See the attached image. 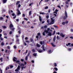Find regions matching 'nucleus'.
<instances>
[{"label":"nucleus","mask_w":73,"mask_h":73,"mask_svg":"<svg viewBox=\"0 0 73 73\" xmlns=\"http://www.w3.org/2000/svg\"><path fill=\"white\" fill-rule=\"evenodd\" d=\"M24 44L25 45V46H26V45H27V43L25 42H24Z\"/></svg>","instance_id":"43"},{"label":"nucleus","mask_w":73,"mask_h":73,"mask_svg":"<svg viewBox=\"0 0 73 73\" xmlns=\"http://www.w3.org/2000/svg\"><path fill=\"white\" fill-rule=\"evenodd\" d=\"M70 45V43H68V44H66V46H68V45Z\"/></svg>","instance_id":"25"},{"label":"nucleus","mask_w":73,"mask_h":73,"mask_svg":"<svg viewBox=\"0 0 73 73\" xmlns=\"http://www.w3.org/2000/svg\"><path fill=\"white\" fill-rule=\"evenodd\" d=\"M71 32H73V29H71Z\"/></svg>","instance_id":"54"},{"label":"nucleus","mask_w":73,"mask_h":73,"mask_svg":"<svg viewBox=\"0 0 73 73\" xmlns=\"http://www.w3.org/2000/svg\"><path fill=\"white\" fill-rule=\"evenodd\" d=\"M40 15H45V14H46V13H43V12H39Z\"/></svg>","instance_id":"15"},{"label":"nucleus","mask_w":73,"mask_h":73,"mask_svg":"<svg viewBox=\"0 0 73 73\" xmlns=\"http://www.w3.org/2000/svg\"><path fill=\"white\" fill-rule=\"evenodd\" d=\"M33 4V3H30L29 5V6H31V5H32V4Z\"/></svg>","instance_id":"37"},{"label":"nucleus","mask_w":73,"mask_h":73,"mask_svg":"<svg viewBox=\"0 0 73 73\" xmlns=\"http://www.w3.org/2000/svg\"><path fill=\"white\" fill-rule=\"evenodd\" d=\"M16 63H18V62H19V60L17 61H16Z\"/></svg>","instance_id":"56"},{"label":"nucleus","mask_w":73,"mask_h":73,"mask_svg":"<svg viewBox=\"0 0 73 73\" xmlns=\"http://www.w3.org/2000/svg\"><path fill=\"white\" fill-rule=\"evenodd\" d=\"M55 33H56V31H54L53 32V33L52 34L53 35H54L55 34Z\"/></svg>","instance_id":"41"},{"label":"nucleus","mask_w":73,"mask_h":73,"mask_svg":"<svg viewBox=\"0 0 73 73\" xmlns=\"http://www.w3.org/2000/svg\"><path fill=\"white\" fill-rule=\"evenodd\" d=\"M12 16H15V13H13L12 14Z\"/></svg>","instance_id":"55"},{"label":"nucleus","mask_w":73,"mask_h":73,"mask_svg":"<svg viewBox=\"0 0 73 73\" xmlns=\"http://www.w3.org/2000/svg\"><path fill=\"white\" fill-rule=\"evenodd\" d=\"M3 28H4L5 29V28H7V27H6V26H2Z\"/></svg>","instance_id":"31"},{"label":"nucleus","mask_w":73,"mask_h":73,"mask_svg":"<svg viewBox=\"0 0 73 73\" xmlns=\"http://www.w3.org/2000/svg\"><path fill=\"white\" fill-rule=\"evenodd\" d=\"M54 66H57V64H56V63H54Z\"/></svg>","instance_id":"40"},{"label":"nucleus","mask_w":73,"mask_h":73,"mask_svg":"<svg viewBox=\"0 0 73 73\" xmlns=\"http://www.w3.org/2000/svg\"><path fill=\"white\" fill-rule=\"evenodd\" d=\"M7 51H8V50H5V53H7Z\"/></svg>","instance_id":"59"},{"label":"nucleus","mask_w":73,"mask_h":73,"mask_svg":"<svg viewBox=\"0 0 73 73\" xmlns=\"http://www.w3.org/2000/svg\"><path fill=\"white\" fill-rule=\"evenodd\" d=\"M48 12H49V13H50V9H49V10L48 11Z\"/></svg>","instance_id":"60"},{"label":"nucleus","mask_w":73,"mask_h":73,"mask_svg":"<svg viewBox=\"0 0 73 73\" xmlns=\"http://www.w3.org/2000/svg\"><path fill=\"white\" fill-rule=\"evenodd\" d=\"M36 46L37 47H40L41 46L38 44H36Z\"/></svg>","instance_id":"18"},{"label":"nucleus","mask_w":73,"mask_h":73,"mask_svg":"<svg viewBox=\"0 0 73 73\" xmlns=\"http://www.w3.org/2000/svg\"><path fill=\"white\" fill-rule=\"evenodd\" d=\"M13 47L14 48H15V49H16L17 48L16 46H14Z\"/></svg>","instance_id":"48"},{"label":"nucleus","mask_w":73,"mask_h":73,"mask_svg":"<svg viewBox=\"0 0 73 73\" xmlns=\"http://www.w3.org/2000/svg\"><path fill=\"white\" fill-rule=\"evenodd\" d=\"M16 41L17 43L18 44H19V38H17Z\"/></svg>","instance_id":"10"},{"label":"nucleus","mask_w":73,"mask_h":73,"mask_svg":"<svg viewBox=\"0 0 73 73\" xmlns=\"http://www.w3.org/2000/svg\"><path fill=\"white\" fill-rule=\"evenodd\" d=\"M47 30H45L44 32H43L42 35L43 36H45V33H48V36H52V33L50 32H49V31H50V32H52V30H50V29L48 28H47Z\"/></svg>","instance_id":"1"},{"label":"nucleus","mask_w":73,"mask_h":73,"mask_svg":"<svg viewBox=\"0 0 73 73\" xmlns=\"http://www.w3.org/2000/svg\"><path fill=\"white\" fill-rule=\"evenodd\" d=\"M24 19L25 20H26V21H28V19L25 18H24Z\"/></svg>","instance_id":"39"},{"label":"nucleus","mask_w":73,"mask_h":73,"mask_svg":"<svg viewBox=\"0 0 73 73\" xmlns=\"http://www.w3.org/2000/svg\"><path fill=\"white\" fill-rule=\"evenodd\" d=\"M38 51L39 53H42V52L43 50H38Z\"/></svg>","instance_id":"12"},{"label":"nucleus","mask_w":73,"mask_h":73,"mask_svg":"<svg viewBox=\"0 0 73 73\" xmlns=\"http://www.w3.org/2000/svg\"><path fill=\"white\" fill-rule=\"evenodd\" d=\"M46 18H47V19H48L49 18V16L47 15L46 16Z\"/></svg>","instance_id":"49"},{"label":"nucleus","mask_w":73,"mask_h":73,"mask_svg":"<svg viewBox=\"0 0 73 73\" xmlns=\"http://www.w3.org/2000/svg\"><path fill=\"white\" fill-rule=\"evenodd\" d=\"M51 22L50 23L48 24H49V25H51V24H53L54 23V20L52 18H51Z\"/></svg>","instance_id":"3"},{"label":"nucleus","mask_w":73,"mask_h":73,"mask_svg":"<svg viewBox=\"0 0 73 73\" xmlns=\"http://www.w3.org/2000/svg\"><path fill=\"white\" fill-rule=\"evenodd\" d=\"M56 36H55L53 38V41L55 42V40H56Z\"/></svg>","instance_id":"17"},{"label":"nucleus","mask_w":73,"mask_h":73,"mask_svg":"<svg viewBox=\"0 0 73 73\" xmlns=\"http://www.w3.org/2000/svg\"><path fill=\"white\" fill-rule=\"evenodd\" d=\"M46 28H47V25H45L43 27H42L41 28V29H46Z\"/></svg>","instance_id":"7"},{"label":"nucleus","mask_w":73,"mask_h":73,"mask_svg":"<svg viewBox=\"0 0 73 73\" xmlns=\"http://www.w3.org/2000/svg\"><path fill=\"white\" fill-rule=\"evenodd\" d=\"M31 13H32V11H29V16H30V15H31V14H32Z\"/></svg>","instance_id":"20"},{"label":"nucleus","mask_w":73,"mask_h":73,"mask_svg":"<svg viewBox=\"0 0 73 73\" xmlns=\"http://www.w3.org/2000/svg\"><path fill=\"white\" fill-rule=\"evenodd\" d=\"M21 70H23L24 68V69H25L26 67L25 66L24 67V65L23 64H21Z\"/></svg>","instance_id":"4"},{"label":"nucleus","mask_w":73,"mask_h":73,"mask_svg":"<svg viewBox=\"0 0 73 73\" xmlns=\"http://www.w3.org/2000/svg\"><path fill=\"white\" fill-rule=\"evenodd\" d=\"M45 42L44 41L42 42V41H41L40 42V44H41V45H42V44H44V43H45Z\"/></svg>","instance_id":"9"},{"label":"nucleus","mask_w":73,"mask_h":73,"mask_svg":"<svg viewBox=\"0 0 73 73\" xmlns=\"http://www.w3.org/2000/svg\"><path fill=\"white\" fill-rule=\"evenodd\" d=\"M25 60L26 61L27 60H28V56H27L26 57Z\"/></svg>","instance_id":"26"},{"label":"nucleus","mask_w":73,"mask_h":73,"mask_svg":"<svg viewBox=\"0 0 73 73\" xmlns=\"http://www.w3.org/2000/svg\"><path fill=\"white\" fill-rule=\"evenodd\" d=\"M58 10H57V9H56L55 10V11L54 12V15L56 17V16H57V15H57V12H58Z\"/></svg>","instance_id":"6"},{"label":"nucleus","mask_w":73,"mask_h":73,"mask_svg":"<svg viewBox=\"0 0 73 73\" xmlns=\"http://www.w3.org/2000/svg\"><path fill=\"white\" fill-rule=\"evenodd\" d=\"M68 50L69 51H71V50H72V49L70 48H69L68 49Z\"/></svg>","instance_id":"44"},{"label":"nucleus","mask_w":73,"mask_h":73,"mask_svg":"<svg viewBox=\"0 0 73 73\" xmlns=\"http://www.w3.org/2000/svg\"><path fill=\"white\" fill-rule=\"evenodd\" d=\"M69 7V6L67 5H66V8H68V7Z\"/></svg>","instance_id":"58"},{"label":"nucleus","mask_w":73,"mask_h":73,"mask_svg":"<svg viewBox=\"0 0 73 73\" xmlns=\"http://www.w3.org/2000/svg\"><path fill=\"white\" fill-rule=\"evenodd\" d=\"M4 45V43L3 42H2L1 43V45H2V46H3V45Z\"/></svg>","instance_id":"32"},{"label":"nucleus","mask_w":73,"mask_h":73,"mask_svg":"<svg viewBox=\"0 0 73 73\" xmlns=\"http://www.w3.org/2000/svg\"><path fill=\"white\" fill-rule=\"evenodd\" d=\"M0 60L1 61V62H3V58H0Z\"/></svg>","instance_id":"29"},{"label":"nucleus","mask_w":73,"mask_h":73,"mask_svg":"<svg viewBox=\"0 0 73 73\" xmlns=\"http://www.w3.org/2000/svg\"><path fill=\"white\" fill-rule=\"evenodd\" d=\"M17 15H19L21 14V13H20V11L18 9L17 10Z\"/></svg>","instance_id":"8"},{"label":"nucleus","mask_w":73,"mask_h":73,"mask_svg":"<svg viewBox=\"0 0 73 73\" xmlns=\"http://www.w3.org/2000/svg\"><path fill=\"white\" fill-rule=\"evenodd\" d=\"M33 55L34 56H36V54L34 53L33 54Z\"/></svg>","instance_id":"47"},{"label":"nucleus","mask_w":73,"mask_h":73,"mask_svg":"<svg viewBox=\"0 0 73 73\" xmlns=\"http://www.w3.org/2000/svg\"><path fill=\"white\" fill-rule=\"evenodd\" d=\"M60 36L62 37H64L65 36V35H64L62 33H61L60 34Z\"/></svg>","instance_id":"13"},{"label":"nucleus","mask_w":73,"mask_h":73,"mask_svg":"<svg viewBox=\"0 0 73 73\" xmlns=\"http://www.w3.org/2000/svg\"><path fill=\"white\" fill-rule=\"evenodd\" d=\"M39 20L40 21V22H41L42 19H41V16H39Z\"/></svg>","instance_id":"24"},{"label":"nucleus","mask_w":73,"mask_h":73,"mask_svg":"<svg viewBox=\"0 0 73 73\" xmlns=\"http://www.w3.org/2000/svg\"><path fill=\"white\" fill-rule=\"evenodd\" d=\"M64 15L65 16L64 17V19L65 20L68 18V14H67V12L66 11L64 12Z\"/></svg>","instance_id":"2"},{"label":"nucleus","mask_w":73,"mask_h":73,"mask_svg":"<svg viewBox=\"0 0 73 73\" xmlns=\"http://www.w3.org/2000/svg\"><path fill=\"white\" fill-rule=\"evenodd\" d=\"M13 44V43L12 42H11L10 43V45H11V44Z\"/></svg>","instance_id":"62"},{"label":"nucleus","mask_w":73,"mask_h":73,"mask_svg":"<svg viewBox=\"0 0 73 73\" xmlns=\"http://www.w3.org/2000/svg\"><path fill=\"white\" fill-rule=\"evenodd\" d=\"M10 27L11 28L12 27H13V25H12V24H10Z\"/></svg>","instance_id":"21"},{"label":"nucleus","mask_w":73,"mask_h":73,"mask_svg":"<svg viewBox=\"0 0 73 73\" xmlns=\"http://www.w3.org/2000/svg\"><path fill=\"white\" fill-rule=\"evenodd\" d=\"M33 39H32V38H31V39H30L31 42H33Z\"/></svg>","instance_id":"27"},{"label":"nucleus","mask_w":73,"mask_h":73,"mask_svg":"<svg viewBox=\"0 0 73 73\" xmlns=\"http://www.w3.org/2000/svg\"><path fill=\"white\" fill-rule=\"evenodd\" d=\"M54 69H55V70H56V71H57V70H58V69L57 68H54Z\"/></svg>","instance_id":"34"},{"label":"nucleus","mask_w":73,"mask_h":73,"mask_svg":"<svg viewBox=\"0 0 73 73\" xmlns=\"http://www.w3.org/2000/svg\"><path fill=\"white\" fill-rule=\"evenodd\" d=\"M25 40H28V37H26L25 38Z\"/></svg>","instance_id":"61"},{"label":"nucleus","mask_w":73,"mask_h":73,"mask_svg":"<svg viewBox=\"0 0 73 73\" xmlns=\"http://www.w3.org/2000/svg\"><path fill=\"white\" fill-rule=\"evenodd\" d=\"M56 38H57V39H59V37H58V36H57Z\"/></svg>","instance_id":"46"},{"label":"nucleus","mask_w":73,"mask_h":73,"mask_svg":"<svg viewBox=\"0 0 73 73\" xmlns=\"http://www.w3.org/2000/svg\"><path fill=\"white\" fill-rule=\"evenodd\" d=\"M42 48L43 50H46V48L45 47L44 48V45H42Z\"/></svg>","instance_id":"11"},{"label":"nucleus","mask_w":73,"mask_h":73,"mask_svg":"<svg viewBox=\"0 0 73 73\" xmlns=\"http://www.w3.org/2000/svg\"><path fill=\"white\" fill-rule=\"evenodd\" d=\"M13 60L14 61H16V60H17V58H16L15 57H14Z\"/></svg>","instance_id":"22"},{"label":"nucleus","mask_w":73,"mask_h":73,"mask_svg":"<svg viewBox=\"0 0 73 73\" xmlns=\"http://www.w3.org/2000/svg\"><path fill=\"white\" fill-rule=\"evenodd\" d=\"M12 31H11L9 33V34H10V35H12Z\"/></svg>","instance_id":"33"},{"label":"nucleus","mask_w":73,"mask_h":73,"mask_svg":"<svg viewBox=\"0 0 73 73\" xmlns=\"http://www.w3.org/2000/svg\"><path fill=\"white\" fill-rule=\"evenodd\" d=\"M7 48L8 49H9L10 48H9V46H7Z\"/></svg>","instance_id":"64"},{"label":"nucleus","mask_w":73,"mask_h":73,"mask_svg":"<svg viewBox=\"0 0 73 73\" xmlns=\"http://www.w3.org/2000/svg\"><path fill=\"white\" fill-rule=\"evenodd\" d=\"M51 44L52 45V46H53L54 47L55 46H56L53 44V43H51Z\"/></svg>","instance_id":"23"},{"label":"nucleus","mask_w":73,"mask_h":73,"mask_svg":"<svg viewBox=\"0 0 73 73\" xmlns=\"http://www.w3.org/2000/svg\"><path fill=\"white\" fill-rule=\"evenodd\" d=\"M45 23V21H43L42 22V24H44Z\"/></svg>","instance_id":"63"},{"label":"nucleus","mask_w":73,"mask_h":73,"mask_svg":"<svg viewBox=\"0 0 73 73\" xmlns=\"http://www.w3.org/2000/svg\"><path fill=\"white\" fill-rule=\"evenodd\" d=\"M25 42H28V43H29V41L27 40H25Z\"/></svg>","instance_id":"45"},{"label":"nucleus","mask_w":73,"mask_h":73,"mask_svg":"<svg viewBox=\"0 0 73 73\" xmlns=\"http://www.w3.org/2000/svg\"><path fill=\"white\" fill-rule=\"evenodd\" d=\"M32 51L33 52H35V50L34 49H33L32 50Z\"/></svg>","instance_id":"28"},{"label":"nucleus","mask_w":73,"mask_h":73,"mask_svg":"<svg viewBox=\"0 0 73 73\" xmlns=\"http://www.w3.org/2000/svg\"><path fill=\"white\" fill-rule=\"evenodd\" d=\"M0 39H1V41H3V40H4V38H2L1 37V38H0Z\"/></svg>","instance_id":"36"},{"label":"nucleus","mask_w":73,"mask_h":73,"mask_svg":"<svg viewBox=\"0 0 73 73\" xmlns=\"http://www.w3.org/2000/svg\"><path fill=\"white\" fill-rule=\"evenodd\" d=\"M40 35H41V34H40V33H38V36H40Z\"/></svg>","instance_id":"42"},{"label":"nucleus","mask_w":73,"mask_h":73,"mask_svg":"<svg viewBox=\"0 0 73 73\" xmlns=\"http://www.w3.org/2000/svg\"><path fill=\"white\" fill-rule=\"evenodd\" d=\"M3 17H0V20H3Z\"/></svg>","instance_id":"35"},{"label":"nucleus","mask_w":73,"mask_h":73,"mask_svg":"<svg viewBox=\"0 0 73 73\" xmlns=\"http://www.w3.org/2000/svg\"><path fill=\"white\" fill-rule=\"evenodd\" d=\"M48 53L50 54V53H52V51H51V50H48Z\"/></svg>","instance_id":"16"},{"label":"nucleus","mask_w":73,"mask_h":73,"mask_svg":"<svg viewBox=\"0 0 73 73\" xmlns=\"http://www.w3.org/2000/svg\"><path fill=\"white\" fill-rule=\"evenodd\" d=\"M57 7L58 8H60L61 9V7H60V6L58 5Z\"/></svg>","instance_id":"53"},{"label":"nucleus","mask_w":73,"mask_h":73,"mask_svg":"<svg viewBox=\"0 0 73 73\" xmlns=\"http://www.w3.org/2000/svg\"><path fill=\"white\" fill-rule=\"evenodd\" d=\"M65 22H63L62 23V24L63 25H65Z\"/></svg>","instance_id":"38"},{"label":"nucleus","mask_w":73,"mask_h":73,"mask_svg":"<svg viewBox=\"0 0 73 73\" xmlns=\"http://www.w3.org/2000/svg\"><path fill=\"white\" fill-rule=\"evenodd\" d=\"M10 66V68H13V66Z\"/></svg>","instance_id":"52"},{"label":"nucleus","mask_w":73,"mask_h":73,"mask_svg":"<svg viewBox=\"0 0 73 73\" xmlns=\"http://www.w3.org/2000/svg\"><path fill=\"white\" fill-rule=\"evenodd\" d=\"M48 9V6H46V7H45L44 8V9Z\"/></svg>","instance_id":"30"},{"label":"nucleus","mask_w":73,"mask_h":73,"mask_svg":"<svg viewBox=\"0 0 73 73\" xmlns=\"http://www.w3.org/2000/svg\"><path fill=\"white\" fill-rule=\"evenodd\" d=\"M20 66L19 65H18L17 69L15 70V72H19V71L20 69Z\"/></svg>","instance_id":"5"},{"label":"nucleus","mask_w":73,"mask_h":73,"mask_svg":"<svg viewBox=\"0 0 73 73\" xmlns=\"http://www.w3.org/2000/svg\"><path fill=\"white\" fill-rule=\"evenodd\" d=\"M66 4H68V1L66 2Z\"/></svg>","instance_id":"50"},{"label":"nucleus","mask_w":73,"mask_h":73,"mask_svg":"<svg viewBox=\"0 0 73 73\" xmlns=\"http://www.w3.org/2000/svg\"><path fill=\"white\" fill-rule=\"evenodd\" d=\"M7 0H3V3H7Z\"/></svg>","instance_id":"14"},{"label":"nucleus","mask_w":73,"mask_h":73,"mask_svg":"<svg viewBox=\"0 0 73 73\" xmlns=\"http://www.w3.org/2000/svg\"><path fill=\"white\" fill-rule=\"evenodd\" d=\"M21 61H22V62H23V61H24V59H21Z\"/></svg>","instance_id":"51"},{"label":"nucleus","mask_w":73,"mask_h":73,"mask_svg":"<svg viewBox=\"0 0 73 73\" xmlns=\"http://www.w3.org/2000/svg\"><path fill=\"white\" fill-rule=\"evenodd\" d=\"M20 3V1H18L16 3V5H19V4Z\"/></svg>","instance_id":"19"},{"label":"nucleus","mask_w":73,"mask_h":73,"mask_svg":"<svg viewBox=\"0 0 73 73\" xmlns=\"http://www.w3.org/2000/svg\"><path fill=\"white\" fill-rule=\"evenodd\" d=\"M24 62L25 63V65H27V62Z\"/></svg>","instance_id":"57"}]
</instances>
